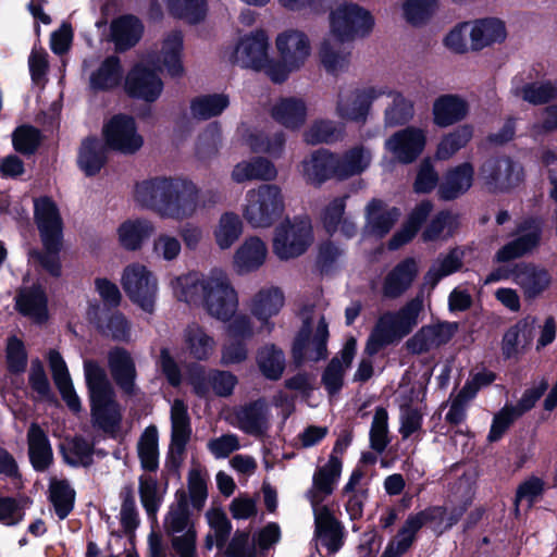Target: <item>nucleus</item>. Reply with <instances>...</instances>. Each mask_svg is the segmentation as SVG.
Listing matches in <instances>:
<instances>
[{
	"mask_svg": "<svg viewBox=\"0 0 557 557\" xmlns=\"http://www.w3.org/2000/svg\"><path fill=\"white\" fill-rule=\"evenodd\" d=\"M342 473V460L332 454L327 462L315 469L312 476L311 487L306 496L310 502L312 510L320 508H335L334 503L326 499L333 494Z\"/></svg>",
	"mask_w": 557,
	"mask_h": 557,
	"instance_id": "11",
	"label": "nucleus"
},
{
	"mask_svg": "<svg viewBox=\"0 0 557 557\" xmlns=\"http://www.w3.org/2000/svg\"><path fill=\"white\" fill-rule=\"evenodd\" d=\"M432 113L435 125L448 127L466 119L469 103L458 95H442L435 99Z\"/></svg>",
	"mask_w": 557,
	"mask_h": 557,
	"instance_id": "28",
	"label": "nucleus"
},
{
	"mask_svg": "<svg viewBox=\"0 0 557 557\" xmlns=\"http://www.w3.org/2000/svg\"><path fill=\"white\" fill-rule=\"evenodd\" d=\"M385 96L392 98V104L385 110V124L397 126L407 123L413 115L412 102L388 87Z\"/></svg>",
	"mask_w": 557,
	"mask_h": 557,
	"instance_id": "57",
	"label": "nucleus"
},
{
	"mask_svg": "<svg viewBox=\"0 0 557 557\" xmlns=\"http://www.w3.org/2000/svg\"><path fill=\"white\" fill-rule=\"evenodd\" d=\"M64 459L72 466H88L91 462V445L81 438L66 440L62 444Z\"/></svg>",
	"mask_w": 557,
	"mask_h": 557,
	"instance_id": "63",
	"label": "nucleus"
},
{
	"mask_svg": "<svg viewBox=\"0 0 557 557\" xmlns=\"http://www.w3.org/2000/svg\"><path fill=\"white\" fill-rule=\"evenodd\" d=\"M185 344L195 359L207 360L215 350L214 338L201 326L189 325L185 331Z\"/></svg>",
	"mask_w": 557,
	"mask_h": 557,
	"instance_id": "50",
	"label": "nucleus"
},
{
	"mask_svg": "<svg viewBox=\"0 0 557 557\" xmlns=\"http://www.w3.org/2000/svg\"><path fill=\"white\" fill-rule=\"evenodd\" d=\"M183 37L178 32L169 34L158 55V62L171 76H181L184 72L182 63Z\"/></svg>",
	"mask_w": 557,
	"mask_h": 557,
	"instance_id": "46",
	"label": "nucleus"
},
{
	"mask_svg": "<svg viewBox=\"0 0 557 557\" xmlns=\"http://www.w3.org/2000/svg\"><path fill=\"white\" fill-rule=\"evenodd\" d=\"M437 8V0H406L403 4L404 16L412 25L426 22Z\"/></svg>",
	"mask_w": 557,
	"mask_h": 557,
	"instance_id": "64",
	"label": "nucleus"
},
{
	"mask_svg": "<svg viewBox=\"0 0 557 557\" xmlns=\"http://www.w3.org/2000/svg\"><path fill=\"white\" fill-rule=\"evenodd\" d=\"M313 243V230L308 218L282 222L274 231L272 249L280 260H290L305 253Z\"/></svg>",
	"mask_w": 557,
	"mask_h": 557,
	"instance_id": "7",
	"label": "nucleus"
},
{
	"mask_svg": "<svg viewBox=\"0 0 557 557\" xmlns=\"http://www.w3.org/2000/svg\"><path fill=\"white\" fill-rule=\"evenodd\" d=\"M228 104L230 100L226 95H205L197 97L191 101L190 110L195 119L208 120L220 115Z\"/></svg>",
	"mask_w": 557,
	"mask_h": 557,
	"instance_id": "55",
	"label": "nucleus"
},
{
	"mask_svg": "<svg viewBox=\"0 0 557 557\" xmlns=\"http://www.w3.org/2000/svg\"><path fill=\"white\" fill-rule=\"evenodd\" d=\"M438 512L440 509H429L410 515L386 548L400 557L412 545L417 532Z\"/></svg>",
	"mask_w": 557,
	"mask_h": 557,
	"instance_id": "31",
	"label": "nucleus"
},
{
	"mask_svg": "<svg viewBox=\"0 0 557 557\" xmlns=\"http://www.w3.org/2000/svg\"><path fill=\"white\" fill-rule=\"evenodd\" d=\"M78 163L87 175H94L100 171L104 163V150L96 139H87L83 143Z\"/></svg>",
	"mask_w": 557,
	"mask_h": 557,
	"instance_id": "59",
	"label": "nucleus"
},
{
	"mask_svg": "<svg viewBox=\"0 0 557 557\" xmlns=\"http://www.w3.org/2000/svg\"><path fill=\"white\" fill-rule=\"evenodd\" d=\"M107 145L122 153H134L144 144L141 135L133 117L127 115L113 116L103 127Z\"/></svg>",
	"mask_w": 557,
	"mask_h": 557,
	"instance_id": "14",
	"label": "nucleus"
},
{
	"mask_svg": "<svg viewBox=\"0 0 557 557\" xmlns=\"http://www.w3.org/2000/svg\"><path fill=\"white\" fill-rule=\"evenodd\" d=\"M512 92L532 104H541L557 98V89L550 83H532L523 86L515 83Z\"/></svg>",
	"mask_w": 557,
	"mask_h": 557,
	"instance_id": "58",
	"label": "nucleus"
},
{
	"mask_svg": "<svg viewBox=\"0 0 557 557\" xmlns=\"http://www.w3.org/2000/svg\"><path fill=\"white\" fill-rule=\"evenodd\" d=\"M137 453L145 472H157L159 468V436L156 426L146 428L137 443Z\"/></svg>",
	"mask_w": 557,
	"mask_h": 557,
	"instance_id": "49",
	"label": "nucleus"
},
{
	"mask_svg": "<svg viewBox=\"0 0 557 557\" xmlns=\"http://www.w3.org/2000/svg\"><path fill=\"white\" fill-rule=\"evenodd\" d=\"M108 364L116 383L126 393H132L136 370L129 352L123 348L111 349L108 355Z\"/></svg>",
	"mask_w": 557,
	"mask_h": 557,
	"instance_id": "38",
	"label": "nucleus"
},
{
	"mask_svg": "<svg viewBox=\"0 0 557 557\" xmlns=\"http://www.w3.org/2000/svg\"><path fill=\"white\" fill-rule=\"evenodd\" d=\"M473 137L472 126L466 124L445 135L436 149L438 160H448L466 147Z\"/></svg>",
	"mask_w": 557,
	"mask_h": 557,
	"instance_id": "53",
	"label": "nucleus"
},
{
	"mask_svg": "<svg viewBox=\"0 0 557 557\" xmlns=\"http://www.w3.org/2000/svg\"><path fill=\"white\" fill-rule=\"evenodd\" d=\"M258 366L261 372L271 380L278 379L284 371V356L274 346H265L258 354Z\"/></svg>",
	"mask_w": 557,
	"mask_h": 557,
	"instance_id": "61",
	"label": "nucleus"
},
{
	"mask_svg": "<svg viewBox=\"0 0 557 557\" xmlns=\"http://www.w3.org/2000/svg\"><path fill=\"white\" fill-rule=\"evenodd\" d=\"M163 528L168 535L174 536L178 533H185L189 529H195L188 511L187 496L184 491L175 494V503L170 506L164 517Z\"/></svg>",
	"mask_w": 557,
	"mask_h": 557,
	"instance_id": "41",
	"label": "nucleus"
},
{
	"mask_svg": "<svg viewBox=\"0 0 557 557\" xmlns=\"http://www.w3.org/2000/svg\"><path fill=\"white\" fill-rule=\"evenodd\" d=\"M272 117L287 129L300 128L307 119V106L300 98H282L271 110Z\"/></svg>",
	"mask_w": 557,
	"mask_h": 557,
	"instance_id": "32",
	"label": "nucleus"
},
{
	"mask_svg": "<svg viewBox=\"0 0 557 557\" xmlns=\"http://www.w3.org/2000/svg\"><path fill=\"white\" fill-rule=\"evenodd\" d=\"M425 132L418 127H407L393 134L386 141V150L400 163L413 162L423 151Z\"/></svg>",
	"mask_w": 557,
	"mask_h": 557,
	"instance_id": "15",
	"label": "nucleus"
},
{
	"mask_svg": "<svg viewBox=\"0 0 557 557\" xmlns=\"http://www.w3.org/2000/svg\"><path fill=\"white\" fill-rule=\"evenodd\" d=\"M373 25L374 18L371 13L356 3H341L330 13V33L339 42L368 35Z\"/></svg>",
	"mask_w": 557,
	"mask_h": 557,
	"instance_id": "6",
	"label": "nucleus"
},
{
	"mask_svg": "<svg viewBox=\"0 0 557 557\" xmlns=\"http://www.w3.org/2000/svg\"><path fill=\"white\" fill-rule=\"evenodd\" d=\"M269 55V37L263 30H253L239 37L230 50L227 58L232 63L261 71Z\"/></svg>",
	"mask_w": 557,
	"mask_h": 557,
	"instance_id": "12",
	"label": "nucleus"
},
{
	"mask_svg": "<svg viewBox=\"0 0 557 557\" xmlns=\"http://www.w3.org/2000/svg\"><path fill=\"white\" fill-rule=\"evenodd\" d=\"M484 183L494 190H506L521 181V169L508 158L486 161L481 169Z\"/></svg>",
	"mask_w": 557,
	"mask_h": 557,
	"instance_id": "21",
	"label": "nucleus"
},
{
	"mask_svg": "<svg viewBox=\"0 0 557 557\" xmlns=\"http://www.w3.org/2000/svg\"><path fill=\"white\" fill-rule=\"evenodd\" d=\"M28 454L37 471L46 470L52 462V448L46 432L36 423L27 431Z\"/></svg>",
	"mask_w": 557,
	"mask_h": 557,
	"instance_id": "39",
	"label": "nucleus"
},
{
	"mask_svg": "<svg viewBox=\"0 0 557 557\" xmlns=\"http://www.w3.org/2000/svg\"><path fill=\"white\" fill-rule=\"evenodd\" d=\"M399 211L396 208H387L382 201L373 199L366 209L367 231L375 236L382 237L396 223Z\"/></svg>",
	"mask_w": 557,
	"mask_h": 557,
	"instance_id": "37",
	"label": "nucleus"
},
{
	"mask_svg": "<svg viewBox=\"0 0 557 557\" xmlns=\"http://www.w3.org/2000/svg\"><path fill=\"white\" fill-rule=\"evenodd\" d=\"M171 448L182 453L190 438L191 428L187 406L181 399H175L171 407Z\"/></svg>",
	"mask_w": 557,
	"mask_h": 557,
	"instance_id": "42",
	"label": "nucleus"
},
{
	"mask_svg": "<svg viewBox=\"0 0 557 557\" xmlns=\"http://www.w3.org/2000/svg\"><path fill=\"white\" fill-rule=\"evenodd\" d=\"M269 420L268 405L259 399L236 409L232 423L245 433L259 435L268 429Z\"/></svg>",
	"mask_w": 557,
	"mask_h": 557,
	"instance_id": "27",
	"label": "nucleus"
},
{
	"mask_svg": "<svg viewBox=\"0 0 557 557\" xmlns=\"http://www.w3.org/2000/svg\"><path fill=\"white\" fill-rule=\"evenodd\" d=\"M386 94V86L344 89L337 97L336 115L344 121L364 122L372 103Z\"/></svg>",
	"mask_w": 557,
	"mask_h": 557,
	"instance_id": "9",
	"label": "nucleus"
},
{
	"mask_svg": "<svg viewBox=\"0 0 557 557\" xmlns=\"http://www.w3.org/2000/svg\"><path fill=\"white\" fill-rule=\"evenodd\" d=\"M541 239V225L530 220L523 222L517 231V237L503 246L495 255L498 262H507L520 258L535 249Z\"/></svg>",
	"mask_w": 557,
	"mask_h": 557,
	"instance_id": "19",
	"label": "nucleus"
},
{
	"mask_svg": "<svg viewBox=\"0 0 557 557\" xmlns=\"http://www.w3.org/2000/svg\"><path fill=\"white\" fill-rule=\"evenodd\" d=\"M213 238L221 250L230 249L243 234V222L232 211L223 212L213 227Z\"/></svg>",
	"mask_w": 557,
	"mask_h": 557,
	"instance_id": "43",
	"label": "nucleus"
},
{
	"mask_svg": "<svg viewBox=\"0 0 557 557\" xmlns=\"http://www.w3.org/2000/svg\"><path fill=\"white\" fill-rule=\"evenodd\" d=\"M175 178L154 177L135 185L134 200L141 207L153 210L162 216L163 206L170 196Z\"/></svg>",
	"mask_w": 557,
	"mask_h": 557,
	"instance_id": "22",
	"label": "nucleus"
},
{
	"mask_svg": "<svg viewBox=\"0 0 557 557\" xmlns=\"http://www.w3.org/2000/svg\"><path fill=\"white\" fill-rule=\"evenodd\" d=\"M336 157L326 150L313 152L301 162V173L306 181L313 185H320L335 176Z\"/></svg>",
	"mask_w": 557,
	"mask_h": 557,
	"instance_id": "35",
	"label": "nucleus"
},
{
	"mask_svg": "<svg viewBox=\"0 0 557 557\" xmlns=\"http://www.w3.org/2000/svg\"><path fill=\"white\" fill-rule=\"evenodd\" d=\"M357 342L354 337L347 339L343 349L335 356L322 375V384L330 395L336 394L344 384V375L350 367L356 354Z\"/></svg>",
	"mask_w": 557,
	"mask_h": 557,
	"instance_id": "26",
	"label": "nucleus"
},
{
	"mask_svg": "<svg viewBox=\"0 0 557 557\" xmlns=\"http://www.w3.org/2000/svg\"><path fill=\"white\" fill-rule=\"evenodd\" d=\"M84 372L91 403L94 423L104 431H113L121 421V410L107 373L96 361L86 360Z\"/></svg>",
	"mask_w": 557,
	"mask_h": 557,
	"instance_id": "3",
	"label": "nucleus"
},
{
	"mask_svg": "<svg viewBox=\"0 0 557 557\" xmlns=\"http://www.w3.org/2000/svg\"><path fill=\"white\" fill-rule=\"evenodd\" d=\"M419 273L418 262L413 258H407L397 263L384 276L382 294L389 299H396L407 292Z\"/></svg>",
	"mask_w": 557,
	"mask_h": 557,
	"instance_id": "25",
	"label": "nucleus"
},
{
	"mask_svg": "<svg viewBox=\"0 0 557 557\" xmlns=\"http://www.w3.org/2000/svg\"><path fill=\"white\" fill-rule=\"evenodd\" d=\"M515 283L522 289L525 299H535L546 292L552 283L549 272L533 263H520L512 270Z\"/></svg>",
	"mask_w": 557,
	"mask_h": 557,
	"instance_id": "23",
	"label": "nucleus"
},
{
	"mask_svg": "<svg viewBox=\"0 0 557 557\" xmlns=\"http://www.w3.org/2000/svg\"><path fill=\"white\" fill-rule=\"evenodd\" d=\"M311 332L312 321L306 319L304 327L299 332L293 346V357L298 364L308 361H319L326 357L329 330L322 315H318L317 318V326L312 336Z\"/></svg>",
	"mask_w": 557,
	"mask_h": 557,
	"instance_id": "10",
	"label": "nucleus"
},
{
	"mask_svg": "<svg viewBox=\"0 0 557 557\" xmlns=\"http://www.w3.org/2000/svg\"><path fill=\"white\" fill-rule=\"evenodd\" d=\"M534 336V321L522 320L510 327L503 338V352L506 357L516 355L520 349L527 347Z\"/></svg>",
	"mask_w": 557,
	"mask_h": 557,
	"instance_id": "51",
	"label": "nucleus"
},
{
	"mask_svg": "<svg viewBox=\"0 0 557 557\" xmlns=\"http://www.w3.org/2000/svg\"><path fill=\"white\" fill-rule=\"evenodd\" d=\"M276 50L290 70L301 69L311 54L308 36L297 29L281 33L275 40Z\"/></svg>",
	"mask_w": 557,
	"mask_h": 557,
	"instance_id": "17",
	"label": "nucleus"
},
{
	"mask_svg": "<svg viewBox=\"0 0 557 557\" xmlns=\"http://www.w3.org/2000/svg\"><path fill=\"white\" fill-rule=\"evenodd\" d=\"M470 23L472 51H480L495 44H500L507 37L505 24L498 18H479L470 21Z\"/></svg>",
	"mask_w": 557,
	"mask_h": 557,
	"instance_id": "30",
	"label": "nucleus"
},
{
	"mask_svg": "<svg viewBox=\"0 0 557 557\" xmlns=\"http://www.w3.org/2000/svg\"><path fill=\"white\" fill-rule=\"evenodd\" d=\"M285 210V196L275 184H263L246 191L242 205L244 220L253 228L270 227Z\"/></svg>",
	"mask_w": 557,
	"mask_h": 557,
	"instance_id": "5",
	"label": "nucleus"
},
{
	"mask_svg": "<svg viewBox=\"0 0 557 557\" xmlns=\"http://www.w3.org/2000/svg\"><path fill=\"white\" fill-rule=\"evenodd\" d=\"M370 444L377 453H382L389 444L388 413L383 407L375 409L370 429Z\"/></svg>",
	"mask_w": 557,
	"mask_h": 557,
	"instance_id": "62",
	"label": "nucleus"
},
{
	"mask_svg": "<svg viewBox=\"0 0 557 557\" xmlns=\"http://www.w3.org/2000/svg\"><path fill=\"white\" fill-rule=\"evenodd\" d=\"M18 311L36 323L48 319L47 297L40 287L23 289L16 298Z\"/></svg>",
	"mask_w": 557,
	"mask_h": 557,
	"instance_id": "44",
	"label": "nucleus"
},
{
	"mask_svg": "<svg viewBox=\"0 0 557 557\" xmlns=\"http://www.w3.org/2000/svg\"><path fill=\"white\" fill-rule=\"evenodd\" d=\"M474 169L469 162L459 164L450 169L438 188V194L443 199H455L465 194L473 182Z\"/></svg>",
	"mask_w": 557,
	"mask_h": 557,
	"instance_id": "36",
	"label": "nucleus"
},
{
	"mask_svg": "<svg viewBox=\"0 0 557 557\" xmlns=\"http://www.w3.org/2000/svg\"><path fill=\"white\" fill-rule=\"evenodd\" d=\"M276 177L275 165L264 158L238 162L231 172V178L238 184L250 181H274Z\"/></svg>",
	"mask_w": 557,
	"mask_h": 557,
	"instance_id": "34",
	"label": "nucleus"
},
{
	"mask_svg": "<svg viewBox=\"0 0 557 557\" xmlns=\"http://www.w3.org/2000/svg\"><path fill=\"white\" fill-rule=\"evenodd\" d=\"M123 78V69L117 57H109L102 61L89 77L92 90H111L117 87Z\"/></svg>",
	"mask_w": 557,
	"mask_h": 557,
	"instance_id": "45",
	"label": "nucleus"
},
{
	"mask_svg": "<svg viewBox=\"0 0 557 557\" xmlns=\"http://www.w3.org/2000/svg\"><path fill=\"white\" fill-rule=\"evenodd\" d=\"M463 252L460 249H453L443 258H438L430 268L425 280L435 285L442 277L447 276L461 268Z\"/></svg>",
	"mask_w": 557,
	"mask_h": 557,
	"instance_id": "60",
	"label": "nucleus"
},
{
	"mask_svg": "<svg viewBox=\"0 0 557 557\" xmlns=\"http://www.w3.org/2000/svg\"><path fill=\"white\" fill-rule=\"evenodd\" d=\"M200 190L188 181L174 180L170 196L163 206V219L186 220L199 209Z\"/></svg>",
	"mask_w": 557,
	"mask_h": 557,
	"instance_id": "13",
	"label": "nucleus"
},
{
	"mask_svg": "<svg viewBox=\"0 0 557 557\" xmlns=\"http://www.w3.org/2000/svg\"><path fill=\"white\" fill-rule=\"evenodd\" d=\"M432 211V203L429 201L420 202L410 213L408 221L404 227L396 233L389 242L391 249H397L401 245L408 243L419 230L421 223Z\"/></svg>",
	"mask_w": 557,
	"mask_h": 557,
	"instance_id": "54",
	"label": "nucleus"
},
{
	"mask_svg": "<svg viewBox=\"0 0 557 557\" xmlns=\"http://www.w3.org/2000/svg\"><path fill=\"white\" fill-rule=\"evenodd\" d=\"M188 381L200 397H207L211 389L216 396L227 397L237 385V377L233 373L221 370L206 372L202 367L194 369Z\"/></svg>",
	"mask_w": 557,
	"mask_h": 557,
	"instance_id": "16",
	"label": "nucleus"
},
{
	"mask_svg": "<svg viewBox=\"0 0 557 557\" xmlns=\"http://www.w3.org/2000/svg\"><path fill=\"white\" fill-rule=\"evenodd\" d=\"M49 492L55 513L60 519H64L73 509L75 498L74 490L70 486L67 481L52 478L50 480Z\"/></svg>",
	"mask_w": 557,
	"mask_h": 557,
	"instance_id": "56",
	"label": "nucleus"
},
{
	"mask_svg": "<svg viewBox=\"0 0 557 557\" xmlns=\"http://www.w3.org/2000/svg\"><path fill=\"white\" fill-rule=\"evenodd\" d=\"M284 306V295L276 287L260 289L250 300V313L268 331L271 329L270 320L276 315Z\"/></svg>",
	"mask_w": 557,
	"mask_h": 557,
	"instance_id": "29",
	"label": "nucleus"
},
{
	"mask_svg": "<svg viewBox=\"0 0 557 557\" xmlns=\"http://www.w3.org/2000/svg\"><path fill=\"white\" fill-rule=\"evenodd\" d=\"M156 472H144L138 479V493L143 507L147 515L156 518L164 495V490L161 488Z\"/></svg>",
	"mask_w": 557,
	"mask_h": 557,
	"instance_id": "47",
	"label": "nucleus"
},
{
	"mask_svg": "<svg viewBox=\"0 0 557 557\" xmlns=\"http://www.w3.org/2000/svg\"><path fill=\"white\" fill-rule=\"evenodd\" d=\"M334 511L335 508L313 510L317 545L325 549V555L335 554L343 545V528Z\"/></svg>",
	"mask_w": 557,
	"mask_h": 557,
	"instance_id": "20",
	"label": "nucleus"
},
{
	"mask_svg": "<svg viewBox=\"0 0 557 557\" xmlns=\"http://www.w3.org/2000/svg\"><path fill=\"white\" fill-rule=\"evenodd\" d=\"M371 160L372 154L368 148L363 146L354 147L341 158L336 157L335 176L345 180L358 175L369 168Z\"/></svg>",
	"mask_w": 557,
	"mask_h": 557,
	"instance_id": "40",
	"label": "nucleus"
},
{
	"mask_svg": "<svg viewBox=\"0 0 557 557\" xmlns=\"http://www.w3.org/2000/svg\"><path fill=\"white\" fill-rule=\"evenodd\" d=\"M163 89V83L158 74L146 63L134 66L125 79V90L132 97L145 101H154Z\"/></svg>",
	"mask_w": 557,
	"mask_h": 557,
	"instance_id": "18",
	"label": "nucleus"
},
{
	"mask_svg": "<svg viewBox=\"0 0 557 557\" xmlns=\"http://www.w3.org/2000/svg\"><path fill=\"white\" fill-rule=\"evenodd\" d=\"M121 284L132 302L146 312L153 311L159 285L156 274L147 265L140 262L126 265L121 275Z\"/></svg>",
	"mask_w": 557,
	"mask_h": 557,
	"instance_id": "8",
	"label": "nucleus"
},
{
	"mask_svg": "<svg viewBox=\"0 0 557 557\" xmlns=\"http://www.w3.org/2000/svg\"><path fill=\"white\" fill-rule=\"evenodd\" d=\"M173 295L181 301L201 306L209 315L230 320L238 308V294L227 273L213 269L207 274L190 272L170 282Z\"/></svg>",
	"mask_w": 557,
	"mask_h": 557,
	"instance_id": "1",
	"label": "nucleus"
},
{
	"mask_svg": "<svg viewBox=\"0 0 557 557\" xmlns=\"http://www.w3.org/2000/svg\"><path fill=\"white\" fill-rule=\"evenodd\" d=\"M143 26L134 16H123L111 24V39L119 50L134 46L140 38Z\"/></svg>",
	"mask_w": 557,
	"mask_h": 557,
	"instance_id": "48",
	"label": "nucleus"
},
{
	"mask_svg": "<svg viewBox=\"0 0 557 557\" xmlns=\"http://www.w3.org/2000/svg\"><path fill=\"white\" fill-rule=\"evenodd\" d=\"M153 232V224L146 219H128L116 230L120 245L128 251L139 250Z\"/></svg>",
	"mask_w": 557,
	"mask_h": 557,
	"instance_id": "33",
	"label": "nucleus"
},
{
	"mask_svg": "<svg viewBox=\"0 0 557 557\" xmlns=\"http://www.w3.org/2000/svg\"><path fill=\"white\" fill-rule=\"evenodd\" d=\"M318 55L323 67L332 74L346 71L350 64V53L337 47L331 38L321 42Z\"/></svg>",
	"mask_w": 557,
	"mask_h": 557,
	"instance_id": "52",
	"label": "nucleus"
},
{
	"mask_svg": "<svg viewBox=\"0 0 557 557\" xmlns=\"http://www.w3.org/2000/svg\"><path fill=\"white\" fill-rule=\"evenodd\" d=\"M35 221L46 252L36 253L40 264L52 275L60 274L58 252L61 248L62 219L53 200L41 197L35 200Z\"/></svg>",
	"mask_w": 557,
	"mask_h": 557,
	"instance_id": "4",
	"label": "nucleus"
},
{
	"mask_svg": "<svg viewBox=\"0 0 557 557\" xmlns=\"http://www.w3.org/2000/svg\"><path fill=\"white\" fill-rule=\"evenodd\" d=\"M423 301L417 297L397 311H386L377 319L366 345L369 355L377 354L383 347L407 336L419 322Z\"/></svg>",
	"mask_w": 557,
	"mask_h": 557,
	"instance_id": "2",
	"label": "nucleus"
},
{
	"mask_svg": "<svg viewBox=\"0 0 557 557\" xmlns=\"http://www.w3.org/2000/svg\"><path fill=\"white\" fill-rule=\"evenodd\" d=\"M268 246L258 236H249L237 247L233 256V268L237 274H247L261 268L268 257Z\"/></svg>",
	"mask_w": 557,
	"mask_h": 557,
	"instance_id": "24",
	"label": "nucleus"
}]
</instances>
